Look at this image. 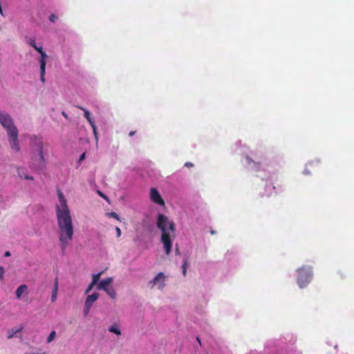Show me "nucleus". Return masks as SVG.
<instances>
[{
	"instance_id": "nucleus-17",
	"label": "nucleus",
	"mask_w": 354,
	"mask_h": 354,
	"mask_svg": "<svg viewBox=\"0 0 354 354\" xmlns=\"http://www.w3.org/2000/svg\"><path fill=\"white\" fill-rule=\"evenodd\" d=\"M27 43L30 46H32V48H34L37 52L38 51H41V49H43L42 46H39L37 45V43H36V41L35 39L33 38H30L28 40Z\"/></svg>"
},
{
	"instance_id": "nucleus-1",
	"label": "nucleus",
	"mask_w": 354,
	"mask_h": 354,
	"mask_svg": "<svg viewBox=\"0 0 354 354\" xmlns=\"http://www.w3.org/2000/svg\"><path fill=\"white\" fill-rule=\"evenodd\" d=\"M55 213L58 227V238L60 247L64 251L73 240L74 226L72 214L68 202L62 191H57Z\"/></svg>"
},
{
	"instance_id": "nucleus-3",
	"label": "nucleus",
	"mask_w": 354,
	"mask_h": 354,
	"mask_svg": "<svg viewBox=\"0 0 354 354\" xmlns=\"http://www.w3.org/2000/svg\"><path fill=\"white\" fill-rule=\"evenodd\" d=\"M157 227L161 232L160 241L165 253H171L173 241L175 239L176 225L173 221L163 214H158L156 220Z\"/></svg>"
},
{
	"instance_id": "nucleus-12",
	"label": "nucleus",
	"mask_w": 354,
	"mask_h": 354,
	"mask_svg": "<svg viewBox=\"0 0 354 354\" xmlns=\"http://www.w3.org/2000/svg\"><path fill=\"white\" fill-rule=\"evenodd\" d=\"M39 53V57L37 58V60L39 63L40 69H46V59L48 57V55L41 49V51H38Z\"/></svg>"
},
{
	"instance_id": "nucleus-33",
	"label": "nucleus",
	"mask_w": 354,
	"mask_h": 354,
	"mask_svg": "<svg viewBox=\"0 0 354 354\" xmlns=\"http://www.w3.org/2000/svg\"><path fill=\"white\" fill-rule=\"evenodd\" d=\"M185 166L187 167H193V164L190 162H187L185 164Z\"/></svg>"
},
{
	"instance_id": "nucleus-14",
	"label": "nucleus",
	"mask_w": 354,
	"mask_h": 354,
	"mask_svg": "<svg viewBox=\"0 0 354 354\" xmlns=\"http://www.w3.org/2000/svg\"><path fill=\"white\" fill-rule=\"evenodd\" d=\"M109 332L113 333L118 336L122 335L121 328L118 323L112 324L108 328Z\"/></svg>"
},
{
	"instance_id": "nucleus-29",
	"label": "nucleus",
	"mask_w": 354,
	"mask_h": 354,
	"mask_svg": "<svg viewBox=\"0 0 354 354\" xmlns=\"http://www.w3.org/2000/svg\"><path fill=\"white\" fill-rule=\"evenodd\" d=\"M5 269L3 266H0V279L2 280L4 278Z\"/></svg>"
},
{
	"instance_id": "nucleus-4",
	"label": "nucleus",
	"mask_w": 354,
	"mask_h": 354,
	"mask_svg": "<svg viewBox=\"0 0 354 354\" xmlns=\"http://www.w3.org/2000/svg\"><path fill=\"white\" fill-rule=\"evenodd\" d=\"M295 277L297 285L300 289L307 288L313 280V267L310 264L304 263L295 270Z\"/></svg>"
},
{
	"instance_id": "nucleus-9",
	"label": "nucleus",
	"mask_w": 354,
	"mask_h": 354,
	"mask_svg": "<svg viewBox=\"0 0 354 354\" xmlns=\"http://www.w3.org/2000/svg\"><path fill=\"white\" fill-rule=\"evenodd\" d=\"M8 141L12 151L15 153L20 151L21 146L19 140V132L8 135Z\"/></svg>"
},
{
	"instance_id": "nucleus-35",
	"label": "nucleus",
	"mask_w": 354,
	"mask_h": 354,
	"mask_svg": "<svg viewBox=\"0 0 354 354\" xmlns=\"http://www.w3.org/2000/svg\"><path fill=\"white\" fill-rule=\"evenodd\" d=\"M11 255V253L9 251H6L4 252V257H9Z\"/></svg>"
},
{
	"instance_id": "nucleus-7",
	"label": "nucleus",
	"mask_w": 354,
	"mask_h": 354,
	"mask_svg": "<svg viewBox=\"0 0 354 354\" xmlns=\"http://www.w3.org/2000/svg\"><path fill=\"white\" fill-rule=\"evenodd\" d=\"M113 279V277H107L100 280L97 284V289L104 291L112 299H115L117 297L116 291L112 286Z\"/></svg>"
},
{
	"instance_id": "nucleus-6",
	"label": "nucleus",
	"mask_w": 354,
	"mask_h": 354,
	"mask_svg": "<svg viewBox=\"0 0 354 354\" xmlns=\"http://www.w3.org/2000/svg\"><path fill=\"white\" fill-rule=\"evenodd\" d=\"M0 124L6 130L7 136L19 132L12 116L7 112H0Z\"/></svg>"
},
{
	"instance_id": "nucleus-27",
	"label": "nucleus",
	"mask_w": 354,
	"mask_h": 354,
	"mask_svg": "<svg viewBox=\"0 0 354 354\" xmlns=\"http://www.w3.org/2000/svg\"><path fill=\"white\" fill-rule=\"evenodd\" d=\"M45 73L46 69H40V80L44 83L45 82Z\"/></svg>"
},
{
	"instance_id": "nucleus-19",
	"label": "nucleus",
	"mask_w": 354,
	"mask_h": 354,
	"mask_svg": "<svg viewBox=\"0 0 354 354\" xmlns=\"http://www.w3.org/2000/svg\"><path fill=\"white\" fill-rule=\"evenodd\" d=\"M80 109L84 111V117L86 118V120L89 122V124H94L95 123L94 120L91 117V113L88 110H86L82 107H80Z\"/></svg>"
},
{
	"instance_id": "nucleus-28",
	"label": "nucleus",
	"mask_w": 354,
	"mask_h": 354,
	"mask_svg": "<svg viewBox=\"0 0 354 354\" xmlns=\"http://www.w3.org/2000/svg\"><path fill=\"white\" fill-rule=\"evenodd\" d=\"M91 308V307L84 304L83 310L84 315H87L90 313Z\"/></svg>"
},
{
	"instance_id": "nucleus-38",
	"label": "nucleus",
	"mask_w": 354,
	"mask_h": 354,
	"mask_svg": "<svg viewBox=\"0 0 354 354\" xmlns=\"http://www.w3.org/2000/svg\"><path fill=\"white\" fill-rule=\"evenodd\" d=\"M25 354H45V353H34V352H27Z\"/></svg>"
},
{
	"instance_id": "nucleus-22",
	"label": "nucleus",
	"mask_w": 354,
	"mask_h": 354,
	"mask_svg": "<svg viewBox=\"0 0 354 354\" xmlns=\"http://www.w3.org/2000/svg\"><path fill=\"white\" fill-rule=\"evenodd\" d=\"M189 267V262L188 260L186 259H183V265H182V269H183V274L184 276L186 275L187 270Z\"/></svg>"
},
{
	"instance_id": "nucleus-10",
	"label": "nucleus",
	"mask_w": 354,
	"mask_h": 354,
	"mask_svg": "<svg viewBox=\"0 0 354 354\" xmlns=\"http://www.w3.org/2000/svg\"><path fill=\"white\" fill-rule=\"evenodd\" d=\"M149 198L151 202L161 207H165V203L161 194L156 188L152 187L149 190Z\"/></svg>"
},
{
	"instance_id": "nucleus-30",
	"label": "nucleus",
	"mask_w": 354,
	"mask_h": 354,
	"mask_svg": "<svg viewBox=\"0 0 354 354\" xmlns=\"http://www.w3.org/2000/svg\"><path fill=\"white\" fill-rule=\"evenodd\" d=\"M95 286H96V285L95 284H93V283H91L89 284V286H88V288H86V290L85 291V293L86 294L89 293Z\"/></svg>"
},
{
	"instance_id": "nucleus-25",
	"label": "nucleus",
	"mask_w": 354,
	"mask_h": 354,
	"mask_svg": "<svg viewBox=\"0 0 354 354\" xmlns=\"http://www.w3.org/2000/svg\"><path fill=\"white\" fill-rule=\"evenodd\" d=\"M56 336V332L55 330H53L50 335H48V338H47V342L48 343H50L51 342L55 337Z\"/></svg>"
},
{
	"instance_id": "nucleus-5",
	"label": "nucleus",
	"mask_w": 354,
	"mask_h": 354,
	"mask_svg": "<svg viewBox=\"0 0 354 354\" xmlns=\"http://www.w3.org/2000/svg\"><path fill=\"white\" fill-rule=\"evenodd\" d=\"M254 156L255 160L248 155H245L241 158V162L248 169L255 171L257 176L263 178L266 175H262L261 173L265 171V167L263 162L264 158L263 156H258L257 154H255Z\"/></svg>"
},
{
	"instance_id": "nucleus-36",
	"label": "nucleus",
	"mask_w": 354,
	"mask_h": 354,
	"mask_svg": "<svg viewBox=\"0 0 354 354\" xmlns=\"http://www.w3.org/2000/svg\"><path fill=\"white\" fill-rule=\"evenodd\" d=\"M98 194H99V195H100L101 197H102L103 198H104V199H107L106 196L105 195H104L102 192H98Z\"/></svg>"
},
{
	"instance_id": "nucleus-26",
	"label": "nucleus",
	"mask_w": 354,
	"mask_h": 354,
	"mask_svg": "<svg viewBox=\"0 0 354 354\" xmlns=\"http://www.w3.org/2000/svg\"><path fill=\"white\" fill-rule=\"evenodd\" d=\"M91 126L92 127L93 132L95 140H96V142H97V140H98V135H97V127H96L95 123L93 124H91Z\"/></svg>"
},
{
	"instance_id": "nucleus-2",
	"label": "nucleus",
	"mask_w": 354,
	"mask_h": 354,
	"mask_svg": "<svg viewBox=\"0 0 354 354\" xmlns=\"http://www.w3.org/2000/svg\"><path fill=\"white\" fill-rule=\"evenodd\" d=\"M31 150L30 167L35 171H41L46 168L48 156V143L45 142L42 138L32 135L30 138Z\"/></svg>"
},
{
	"instance_id": "nucleus-31",
	"label": "nucleus",
	"mask_w": 354,
	"mask_h": 354,
	"mask_svg": "<svg viewBox=\"0 0 354 354\" xmlns=\"http://www.w3.org/2000/svg\"><path fill=\"white\" fill-rule=\"evenodd\" d=\"M116 235L117 237H120L121 236V230L118 227H115Z\"/></svg>"
},
{
	"instance_id": "nucleus-24",
	"label": "nucleus",
	"mask_w": 354,
	"mask_h": 354,
	"mask_svg": "<svg viewBox=\"0 0 354 354\" xmlns=\"http://www.w3.org/2000/svg\"><path fill=\"white\" fill-rule=\"evenodd\" d=\"M106 216H108V217H111V218H113L118 221L120 220V217L118 216V214L114 212H107L106 214Z\"/></svg>"
},
{
	"instance_id": "nucleus-13",
	"label": "nucleus",
	"mask_w": 354,
	"mask_h": 354,
	"mask_svg": "<svg viewBox=\"0 0 354 354\" xmlns=\"http://www.w3.org/2000/svg\"><path fill=\"white\" fill-rule=\"evenodd\" d=\"M277 188L274 185L271 183H267L265 186L264 192L263 194V196H270L273 194H277Z\"/></svg>"
},
{
	"instance_id": "nucleus-16",
	"label": "nucleus",
	"mask_w": 354,
	"mask_h": 354,
	"mask_svg": "<svg viewBox=\"0 0 354 354\" xmlns=\"http://www.w3.org/2000/svg\"><path fill=\"white\" fill-rule=\"evenodd\" d=\"M58 292V279L56 278L54 283V286L52 290L51 294V301L52 302H55L57 300Z\"/></svg>"
},
{
	"instance_id": "nucleus-15",
	"label": "nucleus",
	"mask_w": 354,
	"mask_h": 354,
	"mask_svg": "<svg viewBox=\"0 0 354 354\" xmlns=\"http://www.w3.org/2000/svg\"><path fill=\"white\" fill-rule=\"evenodd\" d=\"M99 297V294L97 292H94L92 295H88L86 299L85 305H87L90 307H92L94 302H95Z\"/></svg>"
},
{
	"instance_id": "nucleus-18",
	"label": "nucleus",
	"mask_w": 354,
	"mask_h": 354,
	"mask_svg": "<svg viewBox=\"0 0 354 354\" xmlns=\"http://www.w3.org/2000/svg\"><path fill=\"white\" fill-rule=\"evenodd\" d=\"M103 272H104L103 271H101L98 273L92 274L91 283H93V284H95L97 286V284L100 281V279L101 276L102 275Z\"/></svg>"
},
{
	"instance_id": "nucleus-8",
	"label": "nucleus",
	"mask_w": 354,
	"mask_h": 354,
	"mask_svg": "<svg viewBox=\"0 0 354 354\" xmlns=\"http://www.w3.org/2000/svg\"><path fill=\"white\" fill-rule=\"evenodd\" d=\"M167 279L168 276L165 273L160 272L148 281L147 286L150 289L162 290L167 286Z\"/></svg>"
},
{
	"instance_id": "nucleus-11",
	"label": "nucleus",
	"mask_w": 354,
	"mask_h": 354,
	"mask_svg": "<svg viewBox=\"0 0 354 354\" xmlns=\"http://www.w3.org/2000/svg\"><path fill=\"white\" fill-rule=\"evenodd\" d=\"M28 294V286L26 284L20 285L15 291L17 299H21L23 296H27Z\"/></svg>"
},
{
	"instance_id": "nucleus-23",
	"label": "nucleus",
	"mask_w": 354,
	"mask_h": 354,
	"mask_svg": "<svg viewBox=\"0 0 354 354\" xmlns=\"http://www.w3.org/2000/svg\"><path fill=\"white\" fill-rule=\"evenodd\" d=\"M48 19L50 22L55 23L56 21H58L59 16L56 14H51V15H50Z\"/></svg>"
},
{
	"instance_id": "nucleus-34",
	"label": "nucleus",
	"mask_w": 354,
	"mask_h": 354,
	"mask_svg": "<svg viewBox=\"0 0 354 354\" xmlns=\"http://www.w3.org/2000/svg\"><path fill=\"white\" fill-rule=\"evenodd\" d=\"M303 173H304V174H306V175H309V174H310V171H309L307 168H305V169H304V170Z\"/></svg>"
},
{
	"instance_id": "nucleus-37",
	"label": "nucleus",
	"mask_w": 354,
	"mask_h": 354,
	"mask_svg": "<svg viewBox=\"0 0 354 354\" xmlns=\"http://www.w3.org/2000/svg\"><path fill=\"white\" fill-rule=\"evenodd\" d=\"M62 115H63V116H64L65 118H66V119L68 118V115H67V113H66L65 111H63V112H62Z\"/></svg>"
},
{
	"instance_id": "nucleus-32",
	"label": "nucleus",
	"mask_w": 354,
	"mask_h": 354,
	"mask_svg": "<svg viewBox=\"0 0 354 354\" xmlns=\"http://www.w3.org/2000/svg\"><path fill=\"white\" fill-rule=\"evenodd\" d=\"M85 156H86V153H83L80 156L79 161H80H80H82V160L85 158Z\"/></svg>"
},
{
	"instance_id": "nucleus-21",
	"label": "nucleus",
	"mask_w": 354,
	"mask_h": 354,
	"mask_svg": "<svg viewBox=\"0 0 354 354\" xmlns=\"http://www.w3.org/2000/svg\"><path fill=\"white\" fill-rule=\"evenodd\" d=\"M22 330V327L19 328L18 329L14 330H10L8 332V338L12 339L17 333H19Z\"/></svg>"
},
{
	"instance_id": "nucleus-20",
	"label": "nucleus",
	"mask_w": 354,
	"mask_h": 354,
	"mask_svg": "<svg viewBox=\"0 0 354 354\" xmlns=\"http://www.w3.org/2000/svg\"><path fill=\"white\" fill-rule=\"evenodd\" d=\"M17 174H18V175L19 176L20 178H24L25 179L31 180H33V177L32 176L26 174L23 171L22 169H21V168H19L17 169Z\"/></svg>"
}]
</instances>
